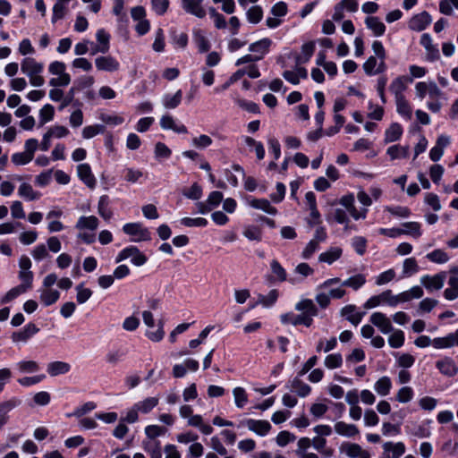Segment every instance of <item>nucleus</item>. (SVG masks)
<instances>
[{
	"label": "nucleus",
	"instance_id": "obj_1",
	"mask_svg": "<svg viewBox=\"0 0 458 458\" xmlns=\"http://www.w3.org/2000/svg\"><path fill=\"white\" fill-rule=\"evenodd\" d=\"M66 65L64 63L60 61H54L48 66V72L53 75H57L58 77L52 78L49 81V85L51 87H65L68 86L71 82V76L69 73L65 72Z\"/></svg>",
	"mask_w": 458,
	"mask_h": 458
},
{
	"label": "nucleus",
	"instance_id": "obj_2",
	"mask_svg": "<svg viewBox=\"0 0 458 458\" xmlns=\"http://www.w3.org/2000/svg\"><path fill=\"white\" fill-rule=\"evenodd\" d=\"M342 286V283L339 277L329 278L324 281L322 284L317 286V291L327 290V294L330 299H342L346 291Z\"/></svg>",
	"mask_w": 458,
	"mask_h": 458
},
{
	"label": "nucleus",
	"instance_id": "obj_3",
	"mask_svg": "<svg viewBox=\"0 0 458 458\" xmlns=\"http://www.w3.org/2000/svg\"><path fill=\"white\" fill-rule=\"evenodd\" d=\"M129 258H131V263L138 267L147 262V257L136 246H130L122 250L117 255L115 262L119 263Z\"/></svg>",
	"mask_w": 458,
	"mask_h": 458
},
{
	"label": "nucleus",
	"instance_id": "obj_4",
	"mask_svg": "<svg viewBox=\"0 0 458 458\" xmlns=\"http://www.w3.org/2000/svg\"><path fill=\"white\" fill-rule=\"evenodd\" d=\"M124 233L133 236L132 242H138L141 241H149L151 239L150 232L148 228L143 227L140 223H128L123 226Z\"/></svg>",
	"mask_w": 458,
	"mask_h": 458
},
{
	"label": "nucleus",
	"instance_id": "obj_5",
	"mask_svg": "<svg viewBox=\"0 0 458 458\" xmlns=\"http://www.w3.org/2000/svg\"><path fill=\"white\" fill-rule=\"evenodd\" d=\"M280 320L284 325H293L299 326L304 325L306 327H310L313 323V318H310L309 315L301 314H294L293 312H288L285 314H282L280 316Z\"/></svg>",
	"mask_w": 458,
	"mask_h": 458
},
{
	"label": "nucleus",
	"instance_id": "obj_6",
	"mask_svg": "<svg viewBox=\"0 0 458 458\" xmlns=\"http://www.w3.org/2000/svg\"><path fill=\"white\" fill-rule=\"evenodd\" d=\"M95 65L98 71L114 72L120 69V63L112 55H100L95 59Z\"/></svg>",
	"mask_w": 458,
	"mask_h": 458
},
{
	"label": "nucleus",
	"instance_id": "obj_7",
	"mask_svg": "<svg viewBox=\"0 0 458 458\" xmlns=\"http://www.w3.org/2000/svg\"><path fill=\"white\" fill-rule=\"evenodd\" d=\"M340 450L350 458H370L371 456L369 451L362 449V447L356 443H344Z\"/></svg>",
	"mask_w": 458,
	"mask_h": 458
},
{
	"label": "nucleus",
	"instance_id": "obj_8",
	"mask_svg": "<svg viewBox=\"0 0 458 458\" xmlns=\"http://www.w3.org/2000/svg\"><path fill=\"white\" fill-rule=\"evenodd\" d=\"M445 277V272H440L435 276L426 275L420 278V283L429 291L440 290L444 286Z\"/></svg>",
	"mask_w": 458,
	"mask_h": 458
},
{
	"label": "nucleus",
	"instance_id": "obj_9",
	"mask_svg": "<svg viewBox=\"0 0 458 458\" xmlns=\"http://www.w3.org/2000/svg\"><path fill=\"white\" fill-rule=\"evenodd\" d=\"M412 82V78L399 76L395 78L389 86V90L394 96V99L405 98L403 92L407 89V84Z\"/></svg>",
	"mask_w": 458,
	"mask_h": 458
},
{
	"label": "nucleus",
	"instance_id": "obj_10",
	"mask_svg": "<svg viewBox=\"0 0 458 458\" xmlns=\"http://www.w3.org/2000/svg\"><path fill=\"white\" fill-rule=\"evenodd\" d=\"M77 174L83 182L87 187L89 189H94L97 185V180L92 174L91 167L89 164L83 163L80 164L77 166Z\"/></svg>",
	"mask_w": 458,
	"mask_h": 458
},
{
	"label": "nucleus",
	"instance_id": "obj_11",
	"mask_svg": "<svg viewBox=\"0 0 458 458\" xmlns=\"http://www.w3.org/2000/svg\"><path fill=\"white\" fill-rule=\"evenodd\" d=\"M249 430L259 436L265 437L271 429V424L267 420L249 419L244 422Z\"/></svg>",
	"mask_w": 458,
	"mask_h": 458
},
{
	"label": "nucleus",
	"instance_id": "obj_12",
	"mask_svg": "<svg viewBox=\"0 0 458 458\" xmlns=\"http://www.w3.org/2000/svg\"><path fill=\"white\" fill-rule=\"evenodd\" d=\"M432 19L430 14L424 11L419 14L414 15L409 21V28L414 31L424 30L431 22Z\"/></svg>",
	"mask_w": 458,
	"mask_h": 458
},
{
	"label": "nucleus",
	"instance_id": "obj_13",
	"mask_svg": "<svg viewBox=\"0 0 458 458\" xmlns=\"http://www.w3.org/2000/svg\"><path fill=\"white\" fill-rule=\"evenodd\" d=\"M369 321L383 334H388L393 331L390 319L382 312H374L370 316Z\"/></svg>",
	"mask_w": 458,
	"mask_h": 458
},
{
	"label": "nucleus",
	"instance_id": "obj_14",
	"mask_svg": "<svg viewBox=\"0 0 458 458\" xmlns=\"http://www.w3.org/2000/svg\"><path fill=\"white\" fill-rule=\"evenodd\" d=\"M436 367L441 374L446 377H454L458 373V367L451 357H445L436 362Z\"/></svg>",
	"mask_w": 458,
	"mask_h": 458
},
{
	"label": "nucleus",
	"instance_id": "obj_15",
	"mask_svg": "<svg viewBox=\"0 0 458 458\" xmlns=\"http://www.w3.org/2000/svg\"><path fill=\"white\" fill-rule=\"evenodd\" d=\"M405 445L403 442H386L383 445L382 455L389 456V458H400L405 453Z\"/></svg>",
	"mask_w": 458,
	"mask_h": 458
},
{
	"label": "nucleus",
	"instance_id": "obj_16",
	"mask_svg": "<svg viewBox=\"0 0 458 458\" xmlns=\"http://www.w3.org/2000/svg\"><path fill=\"white\" fill-rule=\"evenodd\" d=\"M297 375L293 380L289 382L287 387L290 388L292 392H294L298 396L304 398L308 396L311 392V387L304 383Z\"/></svg>",
	"mask_w": 458,
	"mask_h": 458
},
{
	"label": "nucleus",
	"instance_id": "obj_17",
	"mask_svg": "<svg viewBox=\"0 0 458 458\" xmlns=\"http://www.w3.org/2000/svg\"><path fill=\"white\" fill-rule=\"evenodd\" d=\"M363 69L367 75H375L384 72L386 70V65L385 62L377 63L376 56H369L363 64Z\"/></svg>",
	"mask_w": 458,
	"mask_h": 458
},
{
	"label": "nucleus",
	"instance_id": "obj_18",
	"mask_svg": "<svg viewBox=\"0 0 458 458\" xmlns=\"http://www.w3.org/2000/svg\"><path fill=\"white\" fill-rule=\"evenodd\" d=\"M38 331L39 328L35 324L29 323L23 327V329L14 332L12 335V339L13 342H26Z\"/></svg>",
	"mask_w": 458,
	"mask_h": 458
},
{
	"label": "nucleus",
	"instance_id": "obj_19",
	"mask_svg": "<svg viewBox=\"0 0 458 458\" xmlns=\"http://www.w3.org/2000/svg\"><path fill=\"white\" fill-rule=\"evenodd\" d=\"M203 0H182V8L188 13L195 15L198 18H204L206 16V11L200 5Z\"/></svg>",
	"mask_w": 458,
	"mask_h": 458
},
{
	"label": "nucleus",
	"instance_id": "obj_20",
	"mask_svg": "<svg viewBox=\"0 0 458 458\" xmlns=\"http://www.w3.org/2000/svg\"><path fill=\"white\" fill-rule=\"evenodd\" d=\"M341 315L354 326H358L361 321L365 312H357L356 306L349 304L342 308Z\"/></svg>",
	"mask_w": 458,
	"mask_h": 458
},
{
	"label": "nucleus",
	"instance_id": "obj_21",
	"mask_svg": "<svg viewBox=\"0 0 458 458\" xmlns=\"http://www.w3.org/2000/svg\"><path fill=\"white\" fill-rule=\"evenodd\" d=\"M248 205L255 209L262 210L269 215H276L277 209L266 199H248Z\"/></svg>",
	"mask_w": 458,
	"mask_h": 458
},
{
	"label": "nucleus",
	"instance_id": "obj_22",
	"mask_svg": "<svg viewBox=\"0 0 458 458\" xmlns=\"http://www.w3.org/2000/svg\"><path fill=\"white\" fill-rule=\"evenodd\" d=\"M334 428L338 435L345 437H352L360 433L356 425L348 424L344 421L336 422Z\"/></svg>",
	"mask_w": 458,
	"mask_h": 458
},
{
	"label": "nucleus",
	"instance_id": "obj_23",
	"mask_svg": "<svg viewBox=\"0 0 458 458\" xmlns=\"http://www.w3.org/2000/svg\"><path fill=\"white\" fill-rule=\"evenodd\" d=\"M343 255V249L340 247H330L326 251L322 252L318 256V261L327 263L328 265L333 264L338 260Z\"/></svg>",
	"mask_w": 458,
	"mask_h": 458
},
{
	"label": "nucleus",
	"instance_id": "obj_24",
	"mask_svg": "<svg viewBox=\"0 0 458 458\" xmlns=\"http://www.w3.org/2000/svg\"><path fill=\"white\" fill-rule=\"evenodd\" d=\"M70 369L71 365L69 363L60 360L49 362L47 366V372L51 377L66 374Z\"/></svg>",
	"mask_w": 458,
	"mask_h": 458
},
{
	"label": "nucleus",
	"instance_id": "obj_25",
	"mask_svg": "<svg viewBox=\"0 0 458 458\" xmlns=\"http://www.w3.org/2000/svg\"><path fill=\"white\" fill-rule=\"evenodd\" d=\"M21 70L22 73L36 72L42 73L44 71L43 63L38 62L33 57H25L21 63Z\"/></svg>",
	"mask_w": 458,
	"mask_h": 458
},
{
	"label": "nucleus",
	"instance_id": "obj_26",
	"mask_svg": "<svg viewBox=\"0 0 458 458\" xmlns=\"http://www.w3.org/2000/svg\"><path fill=\"white\" fill-rule=\"evenodd\" d=\"M143 450L149 454L150 458H162L161 443L159 440H144Z\"/></svg>",
	"mask_w": 458,
	"mask_h": 458
},
{
	"label": "nucleus",
	"instance_id": "obj_27",
	"mask_svg": "<svg viewBox=\"0 0 458 458\" xmlns=\"http://www.w3.org/2000/svg\"><path fill=\"white\" fill-rule=\"evenodd\" d=\"M295 310L299 311H302L303 314L309 315L310 318H313L318 316V310L314 304L313 301L310 299H304L299 301L295 305Z\"/></svg>",
	"mask_w": 458,
	"mask_h": 458
},
{
	"label": "nucleus",
	"instance_id": "obj_28",
	"mask_svg": "<svg viewBox=\"0 0 458 458\" xmlns=\"http://www.w3.org/2000/svg\"><path fill=\"white\" fill-rule=\"evenodd\" d=\"M18 194L25 200L33 201L41 197V193L33 190L32 186L27 182H22L18 189Z\"/></svg>",
	"mask_w": 458,
	"mask_h": 458
},
{
	"label": "nucleus",
	"instance_id": "obj_29",
	"mask_svg": "<svg viewBox=\"0 0 458 458\" xmlns=\"http://www.w3.org/2000/svg\"><path fill=\"white\" fill-rule=\"evenodd\" d=\"M367 27L373 31L376 37L382 36L386 31L385 24L379 20L378 17L369 16L365 20Z\"/></svg>",
	"mask_w": 458,
	"mask_h": 458
},
{
	"label": "nucleus",
	"instance_id": "obj_30",
	"mask_svg": "<svg viewBox=\"0 0 458 458\" xmlns=\"http://www.w3.org/2000/svg\"><path fill=\"white\" fill-rule=\"evenodd\" d=\"M403 134V127L398 123H393L385 131V143L398 140Z\"/></svg>",
	"mask_w": 458,
	"mask_h": 458
},
{
	"label": "nucleus",
	"instance_id": "obj_31",
	"mask_svg": "<svg viewBox=\"0 0 458 458\" xmlns=\"http://www.w3.org/2000/svg\"><path fill=\"white\" fill-rule=\"evenodd\" d=\"M271 44V39L265 38L250 44L249 47V50L250 52L259 54L258 56H261L262 59L263 56L268 52Z\"/></svg>",
	"mask_w": 458,
	"mask_h": 458
},
{
	"label": "nucleus",
	"instance_id": "obj_32",
	"mask_svg": "<svg viewBox=\"0 0 458 458\" xmlns=\"http://www.w3.org/2000/svg\"><path fill=\"white\" fill-rule=\"evenodd\" d=\"M98 224H99L98 219L95 216H82L78 219V221L75 225V227L79 230L88 229V230L94 231L98 228Z\"/></svg>",
	"mask_w": 458,
	"mask_h": 458
},
{
	"label": "nucleus",
	"instance_id": "obj_33",
	"mask_svg": "<svg viewBox=\"0 0 458 458\" xmlns=\"http://www.w3.org/2000/svg\"><path fill=\"white\" fill-rule=\"evenodd\" d=\"M21 400L18 397H12L9 400L0 403V418H4L5 420L8 421V412L21 405Z\"/></svg>",
	"mask_w": 458,
	"mask_h": 458
},
{
	"label": "nucleus",
	"instance_id": "obj_34",
	"mask_svg": "<svg viewBox=\"0 0 458 458\" xmlns=\"http://www.w3.org/2000/svg\"><path fill=\"white\" fill-rule=\"evenodd\" d=\"M39 293L40 301L45 306L55 303L60 297V293L55 289H40Z\"/></svg>",
	"mask_w": 458,
	"mask_h": 458
},
{
	"label": "nucleus",
	"instance_id": "obj_35",
	"mask_svg": "<svg viewBox=\"0 0 458 458\" xmlns=\"http://www.w3.org/2000/svg\"><path fill=\"white\" fill-rule=\"evenodd\" d=\"M158 397H148L134 403V405L139 412L148 414L158 404Z\"/></svg>",
	"mask_w": 458,
	"mask_h": 458
},
{
	"label": "nucleus",
	"instance_id": "obj_36",
	"mask_svg": "<svg viewBox=\"0 0 458 458\" xmlns=\"http://www.w3.org/2000/svg\"><path fill=\"white\" fill-rule=\"evenodd\" d=\"M109 197L107 195H102L99 198L98 204V212L101 217L105 220H109L113 216V212L109 208Z\"/></svg>",
	"mask_w": 458,
	"mask_h": 458
},
{
	"label": "nucleus",
	"instance_id": "obj_37",
	"mask_svg": "<svg viewBox=\"0 0 458 458\" xmlns=\"http://www.w3.org/2000/svg\"><path fill=\"white\" fill-rule=\"evenodd\" d=\"M366 276L363 274L354 275L342 282V286L350 287L354 291L359 290L366 284Z\"/></svg>",
	"mask_w": 458,
	"mask_h": 458
},
{
	"label": "nucleus",
	"instance_id": "obj_38",
	"mask_svg": "<svg viewBox=\"0 0 458 458\" xmlns=\"http://www.w3.org/2000/svg\"><path fill=\"white\" fill-rule=\"evenodd\" d=\"M182 98V92L181 89H178L174 95L165 94L163 97L162 103L163 106L167 109L176 108Z\"/></svg>",
	"mask_w": 458,
	"mask_h": 458
},
{
	"label": "nucleus",
	"instance_id": "obj_39",
	"mask_svg": "<svg viewBox=\"0 0 458 458\" xmlns=\"http://www.w3.org/2000/svg\"><path fill=\"white\" fill-rule=\"evenodd\" d=\"M314 51H315V43L313 41H310V42L303 44L301 47V55L297 56L296 63L298 64L307 63L312 56Z\"/></svg>",
	"mask_w": 458,
	"mask_h": 458
},
{
	"label": "nucleus",
	"instance_id": "obj_40",
	"mask_svg": "<svg viewBox=\"0 0 458 458\" xmlns=\"http://www.w3.org/2000/svg\"><path fill=\"white\" fill-rule=\"evenodd\" d=\"M403 228H401L403 234L411 235V237L418 239L421 236L422 232L420 230V224L418 222H406L402 224Z\"/></svg>",
	"mask_w": 458,
	"mask_h": 458
},
{
	"label": "nucleus",
	"instance_id": "obj_41",
	"mask_svg": "<svg viewBox=\"0 0 458 458\" xmlns=\"http://www.w3.org/2000/svg\"><path fill=\"white\" fill-rule=\"evenodd\" d=\"M278 298L277 290H271L267 295L259 294L258 301L251 308H254L258 304H261L263 307L268 308L273 306Z\"/></svg>",
	"mask_w": 458,
	"mask_h": 458
},
{
	"label": "nucleus",
	"instance_id": "obj_42",
	"mask_svg": "<svg viewBox=\"0 0 458 458\" xmlns=\"http://www.w3.org/2000/svg\"><path fill=\"white\" fill-rule=\"evenodd\" d=\"M391 387H392L391 379L388 377H386V376H384V377H380L375 383V386H374L375 391L379 395H382V396L387 395L389 394L390 390H391Z\"/></svg>",
	"mask_w": 458,
	"mask_h": 458
},
{
	"label": "nucleus",
	"instance_id": "obj_43",
	"mask_svg": "<svg viewBox=\"0 0 458 458\" xmlns=\"http://www.w3.org/2000/svg\"><path fill=\"white\" fill-rule=\"evenodd\" d=\"M270 268H271V272L273 274V276L270 278V280L276 279L279 282L286 281L287 273H286L285 269L281 266V264L276 259H273L270 262Z\"/></svg>",
	"mask_w": 458,
	"mask_h": 458
},
{
	"label": "nucleus",
	"instance_id": "obj_44",
	"mask_svg": "<svg viewBox=\"0 0 458 458\" xmlns=\"http://www.w3.org/2000/svg\"><path fill=\"white\" fill-rule=\"evenodd\" d=\"M397 113L410 120L411 118L412 111L410 104L405 98L395 100Z\"/></svg>",
	"mask_w": 458,
	"mask_h": 458
},
{
	"label": "nucleus",
	"instance_id": "obj_45",
	"mask_svg": "<svg viewBox=\"0 0 458 458\" xmlns=\"http://www.w3.org/2000/svg\"><path fill=\"white\" fill-rule=\"evenodd\" d=\"M408 147H403L400 145H392L386 150V154L390 157L392 160L401 157H406L408 156Z\"/></svg>",
	"mask_w": 458,
	"mask_h": 458
},
{
	"label": "nucleus",
	"instance_id": "obj_46",
	"mask_svg": "<svg viewBox=\"0 0 458 458\" xmlns=\"http://www.w3.org/2000/svg\"><path fill=\"white\" fill-rule=\"evenodd\" d=\"M21 373H35L39 370V365L34 360H21L15 364Z\"/></svg>",
	"mask_w": 458,
	"mask_h": 458
},
{
	"label": "nucleus",
	"instance_id": "obj_47",
	"mask_svg": "<svg viewBox=\"0 0 458 458\" xmlns=\"http://www.w3.org/2000/svg\"><path fill=\"white\" fill-rule=\"evenodd\" d=\"M55 115V108L50 104H46L39 110V123L41 125L53 120Z\"/></svg>",
	"mask_w": 458,
	"mask_h": 458
},
{
	"label": "nucleus",
	"instance_id": "obj_48",
	"mask_svg": "<svg viewBox=\"0 0 458 458\" xmlns=\"http://www.w3.org/2000/svg\"><path fill=\"white\" fill-rule=\"evenodd\" d=\"M426 258L431 262L437 264H444L449 260V256L446 252L440 249H437L427 254Z\"/></svg>",
	"mask_w": 458,
	"mask_h": 458
},
{
	"label": "nucleus",
	"instance_id": "obj_49",
	"mask_svg": "<svg viewBox=\"0 0 458 458\" xmlns=\"http://www.w3.org/2000/svg\"><path fill=\"white\" fill-rule=\"evenodd\" d=\"M166 433V428L158 425H148L145 428L147 440H156L157 437Z\"/></svg>",
	"mask_w": 458,
	"mask_h": 458
},
{
	"label": "nucleus",
	"instance_id": "obj_50",
	"mask_svg": "<svg viewBox=\"0 0 458 458\" xmlns=\"http://www.w3.org/2000/svg\"><path fill=\"white\" fill-rule=\"evenodd\" d=\"M235 405L242 408L248 403V395L243 387L237 386L233 390Z\"/></svg>",
	"mask_w": 458,
	"mask_h": 458
},
{
	"label": "nucleus",
	"instance_id": "obj_51",
	"mask_svg": "<svg viewBox=\"0 0 458 458\" xmlns=\"http://www.w3.org/2000/svg\"><path fill=\"white\" fill-rule=\"evenodd\" d=\"M106 127L102 124H94L85 126L82 130V137L84 139H91L98 134L104 133Z\"/></svg>",
	"mask_w": 458,
	"mask_h": 458
},
{
	"label": "nucleus",
	"instance_id": "obj_52",
	"mask_svg": "<svg viewBox=\"0 0 458 458\" xmlns=\"http://www.w3.org/2000/svg\"><path fill=\"white\" fill-rule=\"evenodd\" d=\"M419 271V266L414 258L404 259L403 265V274L404 276H410Z\"/></svg>",
	"mask_w": 458,
	"mask_h": 458
},
{
	"label": "nucleus",
	"instance_id": "obj_53",
	"mask_svg": "<svg viewBox=\"0 0 458 458\" xmlns=\"http://www.w3.org/2000/svg\"><path fill=\"white\" fill-rule=\"evenodd\" d=\"M242 233L250 241L260 242L262 238L260 228L255 225L246 226Z\"/></svg>",
	"mask_w": 458,
	"mask_h": 458
},
{
	"label": "nucleus",
	"instance_id": "obj_54",
	"mask_svg": "<svg viewBox=\"0 0 458 458\" xmlns=\"http://www.w3.org/2000/svg\"><path fill=\"white\" fill-rule=\"evenodd\" d=\"M247 19L250 23H259L263 17L262 8L259 5H254L247 11Z\"/></svg>",
	"mask_w": 458,
	"mask_h": 458
},
{
	"label": "nucleus",
	"instance_id": "obj_55",
	"mask_svg": "<svg viewBox=\"0 0 458 458\" xmlns=\"http://www.w3.org/2000/svg\"><path fill=\"white\" fill-rule=\"evenodd\" d=\"M182 194L192 200H199L202 197V188L197 182H194L191 188L184 190Z\"/></svg>",
	"mask_w": 458,
	"mask_h": 458
},
{
	"label": "nucleus",
	"instance_id": "obj_56",
	"mask_svg": "<svg viewBox=\"0 0 458 458\" xmlns=\"http://www.w3.org/2000/svg\"><path fill=\"white\" fill-rule=\"evenodd\" d=\"M143 177V173L132 167H128L124 170V180L128 182L136 183L139 182L140 178Z\"/></svg>",
	"mask_w": 458,
	"mask_h": 458
},
{
	"label": "nucleus",
	"instance_id": "obj_57",
	"mask_svg": "<svg viewBox=\"0 0 458 458\" xmlns=\"http://www.w3.org/2000/svg\"><path fill=\"white\" fill-rule=\"evenodd\" d=\"M180 222L182 225L187 227H205L208 225V220L203 217H183Z\"/></svg>",
	"mask_w": 458,
	"mask_h": 458
},
{
	"label": "nucleus",
	"instance_id": "obj_58",
	"mask_svg": "<svg viewBox=\"0 0 458 458\" xmlns=\"http://www.w3.org/2000/svg\"><path fill=\"white\" fill-rule=\"evenodd\" d=\"M389 345L392 348H400L404 343V334L402 330H395L388 338Z\"/></svg>",
	"mask_w": 458,
	"mask_h": 458
},
{
	"label": "nucleus",
	"instance_id": "obj_59",
	"mask_svg": "<svg viewBox=\"0 0 458 458\" xmlns=\"http://www.w3.org/2000/svg\"><path fill=\"white\" fill-rule=\"evenodd\" d=\"M194 41L200 53H205L209 50L210 44L207 38L200 31H198L194 34Z\"/></svg>",
	"mask_w": 458,
	"mask_h": 458
},
{
	"label": "nucleus",
	"instance_id": "obj_60",
	"mask_svg": "<svg viewBox=\"0 0 458 458\" xmlns=\"http://www.w3.org/2000/svg\"><path fill=\"white\" fill-rule=\"evenodd\" d=\"M352 246L357 254L362 256L367 250V240L362 236H355L352 240Z\"/></svg>",
	"mask_w": 458,
	"mask_h": 458
},
{
	"label": "nucleus",
	"instance_id": "obj_61",
	"mask_svg": "<svg viewBox=\"0 0 458 458\" xmlns=\"http://www.w3.org/2000/svg\"><path fill=\"white\" fill-rule=\"evenodd\" d=\"M413 394H413V390H412L411 387H410V386H403L397 392V394H396L395 398H396V400L399 403H405L410 402L412 399Z\"/></svg>",
	"mask_w": 458,
	"mask_h": 458
},
{
	"label": "nucleus",
	"instance_id": "obj_62",
	"mask_svg": "<svg viewBox=\"0 0 458 458\" xmlns=\"http://www.w3.org/2000/svg\"><path fill=\"white\" fill-rule=\"evenodd\" d=\"M26 292H27V290L23 286L19 284L13 288H12L11 290H9L6 293V294L2 299V302L3 303L10 302L11 301L14 300L15 298H17L18 296H20L21 294H22Z\"/></svg>",
	"mask_w": 458,
	"mask_h": 458
},
{
	"label": "nucleus",
	"instance_id": "obj_63",
	"mask_svg": "<svg viewBox=\"0 0 458 458\" xmlns=\"http://www.w3.org/2000/svg\"><path fill=\"white\" fill-rule=\"evenodd\" d=\"M432 345L436 349H445L454 346L450 334L444 337H436L432 340Z\"/></svg>",
	"mask_w": 458,
	"mask_h": 458
},
{
	"label": "nucleus",
	"instance_id": "obj_64",
	"mask_svg": "<svg viewBox=\"0 0 458 458\" xmlns=\"http://www.w3.org/2000/svg\"><path fill=\"white\" fill-rule=\"evenodd\" d=\"M343 363V357L340 353L329 354L325 359V365L328 369L339 368Z\"/></svg>",
	"mask_w": 458,
	"mask_h": 458
}]
</instances>
